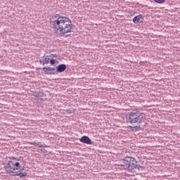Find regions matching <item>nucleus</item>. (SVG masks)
Wrapping results in <instances>:
<instances>
[{
  "label": "nucleus",
  "mask_w": 180,
  "mask_h": 180,
  "mask_svg": "<svg viewBox=\"0 0 180 180\" xmlns=\"http://www.w3.org/2000/svg\"><path fill=\"white\" fill-rule=\"evenodd\" d=\"M56 20L52 21L53 29L60 37H64L70 33H72L74 28L72 27V22L71 19L67 16H62L58 14L55 15Z\"/></svg>",
  "instance_id": "nucleus-1"
},
{
  "label": "nucleus",
  "mask_w": 180,
  "mask_h": 180,
  "mask_svg": "<svg viewBox=\"0 0 180 180\" xmlns=\"http://www.w3.org/2000/svg\"><path fill=\"white\" fill-rule=\"evenodd\" d=\"M6 174L11 175H16L17 171L20 169V163L19 159L15 158H11V160L8 161V164L4 166Z\"/></svg>",
  "instance_id": "nucleus-2"
},
{
  "label": "nucleus",
  "mask_w": 180,
  "mask_h": 180,
  "mask_svg": "<svg viewBox=\"0 0 180 180\" xmlns=\"http://www.w3.org/2000/svg\"><path fill=\"white\" fill-rule=\"evenodd\" d=\"M127 120L129 123H139L141 124L144 122V117L143 114L139 111L137 108H134L127 115Z\"/></svg>",
  "instance_id": "nucleus-3"
},
{
  "label": "nucleus",
  "mask_w": 180,
  "mask_h": 180,
  "mask_svg": "<svg viewBox=\"0 0 180 180\" xmlns=\"http://www.w3.org/2000/svg\"><path fill=\"white\" fill-rule=\"evenodd\" d=\"M137 165V161L134 158H125L122 160L120 161V167H122L124 169H128L129 171H131V169H134Z\"/></svg>",
  "instance_id": "nucleus-4"
},
{
  "label": "nucleus",
  "mask_w": 180,
  "mask_h": 180,
  "mask_svg": "<svg viewBox=\"0 0 180 180\" xmlns=\"http://www.w3.org/2000/svg\"><path fill=\"white\" fill-rule=\"evenodd\" d=\"M79 141L80 143H83L84 144H92V141L87 136H83L81 139H79Z\"/></svg>",
  "instance_id": "nucleus-5"
},
{
  "label": "nucleus",
  "mask_w": 180,
  "mask_h": 180,
  "mask_svg": "<svg viewBox=\"0 0 180 180\" xmlns=\"http://www.w3.org/2000/svg\"><path fill=\"white\" fill-rule=\"evenodd\" d=\"M49 57L51 58L50 64L51 65H54V64H58V60H57V55L56 54H51L49 55Z\"/></svg>",
  "instance_id": "nucleus-6"
},
{
  "label": "nucleus",
  "mask_w": 180,
  "mask_h": 180,
  "mask_svg": "<svg viewBox=\"0 0 180 180\" xmlns=\"http://www.w3.org/2000/svg\"><path fill=\"white\" fill-rule=\"evenodd\" d=\"M143 20H144V18H143L142 15H136L135 18H133V22L136 25L137 23H143Z\"/></svg>",
  "instance_id": "nucleus-7"
},
{
  "label": "nucleus",
  "mask_w": 180,
  "mask_h": 180,
  "mask_svg": "<svg viewBox=\"0 0 180 180\" xmlns=\"http://www.w3.org/2000/svg\"><path fill=\"white\" fill-rule=\"evenodd\" d=\"M44 72H45V74L47 75H50V74H54V68H51V67H48V68H42Z\"/></svg>",
  "instance_id": "nucleus-8"
},
{
  "label": "nucleus",
  "mask_w": 180,
  "mask_h": 180,
  "mask_svg": "<svg viewBox=\"0 0 180 180\" xmlns=\"http://www.w3.org/2000/svg\"><path fill=\"white\" fill-rule=\"evenodd\" d=\"M65 70H67V65H65V64L59 65L57 67L58 72H64V71H65Z\"/></svg>",
  "instance_id": "nucleus-9"
},
{
  "label": "nucleus",
  "mask_w": 180,
  "mask_h": 180,
  "mask_svg": "<svg viewBox=\"0 0 180 180\" xmlns=\"http://www.w3.org/2000/svg\"><path fill=\"white\" fill-rule=\"evenodd\" d=\"M15 174H13L11 176H20V178L27 176V173L26 172H15Z\"/></svg>",
  "instance_id": "nucleus-10"
},
{
  "label": "nucleus",
  "mask_w": 180,
  "mask_h": 180,
  "mask_svg": "<svg viewBox=\"0 0 180 180\" xmlns=\"http://www.w3.org/2000/svg\"><path fill=\"white\" fill-rule=\"evenodd\" d=\"M51 58H50V56H46L44 60V63L45 64H49L51 61Z\"/></svg>",
  "instance_id": "nucleus-11"
},
{
  "label": "nucleus",
  "mask_w": 180,
  "mask_h": 180,
  "mask_svg": "<svg viewBox=\"0 0 180 180\" xmlns=\"http://www.w3.org/2000/svg\"><path fill=\"white\" fill-rule=\"evenodd\" d=\"M154 2H155L156 4H165V0H153Z\"/></svg>",
  "instance_id": "nucleus-12"
},
{
  "label": "nucleus",
  "mask_w": 180,
  "mask_h": 180,
  "mask_svg": "<svg viewBox=\"0 0 180 180\" xmlns=\"http://www.w3.org/2000/svg\"><path fill=\"white\" fill-rule=\"evenodd\" d=\"M131 130H134V129H140V126L139 127H130Z\"/></svg>",
  "instance_id": "nucleus-13"
}]
</instances>
